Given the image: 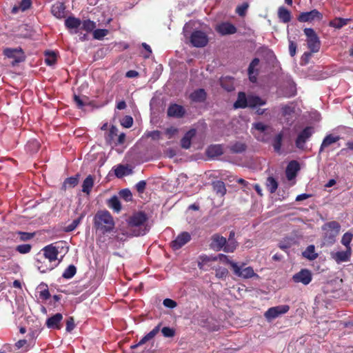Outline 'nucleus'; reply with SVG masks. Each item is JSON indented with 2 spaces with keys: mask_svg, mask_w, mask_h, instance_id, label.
Returning <instances> with one entry per match:
<instances>
[{
  "mask_svg": "<svg viewBox=\"0 0 353 353\" xmlns=\"http://www.w3.org/2000/svg\"><path fill=\"white\" fill-rule=\"evenodd\" d=\"M93 226L97 231L105 234L113 231L115 223L110 212L103 210L97 211L94 216Z\"/></svg>",
  "mask_w": 353,
  "mask_h": 353,
  "instance_id": "obj_1",
  "label": "nucleus"
},
{
  "mask_svg": "<svg viewBox=\"0 0 353 353\" xmlns=\"http://www.w3.org/2000/svg\"><path fill=\"white\" fill-rule=\"evenodd\" d=\"M148 219L147 214L142 211L134 212L128 217V227L132 236H142L147 232L145 223Z\"/></svg>",
  "mask_w": 353,
  "mask_h": 353,
  "instance_id": "obj_2",
  "label": "nucleus"
},
{
  "mask_svg": "<svg viewBox=\"0 0 353 353\" xmlns=\"http://www.w3.org/2000/svg\"><path fill=\"white\" fill-rule=\"evenodd\" d=\"M266 104V100L261 99L259 96L250 94L246 96L244 92H239L236 101L234 103V108H254L256 106L263 105Z\"/></svg>",
  "mask_w": 353,
  "mask_h": 353,
  "instance_id": "obj_3",
  "label": "nucleus"
},
{
  "mask_svg": "<svg viewBox=\"0 0 353 353\" xmlns=\"http://www.w3.org/2000/svg\"><path fill=\"white\" fill-rule=\"evenodd\" d=\"M161 323H159L152 330L145 335L136 345L132 346V348H136L141 346L148 341L152 340L161 330V333L164 337L172 338L175 336L176 331L174 328L170 327H163L161 329Z\"/></svg>",
  "mask_w": 353,
  "mask_h": 353,
  "instance_id": "obj_4",
  "label": "nucleus"
},
{
  "mask_svg": "<svg viewBox=\"0 0 353 353\" xmlns=\"http://www.w3.org/2000/svg\"><path fill=\"white\" fill-rule=\"evenodd\" d=\"M324 233V240L327 243L332 244L336 241V237L340 232L341 225L335 221L325 223L322 227Z\"/></svg>",
  "mask_w": 353,
  "mask_h": 353,
  "instance_id": "obj_5",
  "label": "nucleus"
},
{
  "mask_svg": "<svg viewBox=\"0 0 353 353\" xmlns=\"http://www.w3.org/2000/svg\"><path fill=\"white\" fill-rule=\"evenodd\" d=\"M307 39V46L311 52H318L321 48V41L314 29L305 28L303 30Z\"/></svg>",
  "mask_w": 353,
  "mask_h": 353,
  "instance_id": "obj_6",
  "label": "nucleus"
},
{
  "mask_svg": "<svg viewBox=\"0 0 353 353\" xmlns=\"http://www.w3.org/2000/svg\"><path fill=\"white\" fill-rule=\"evenodd\" d=\"M231 268L234 274L243 279L254 278L259 279L260 276L254 272L252 267H244V264L239 265L236 263H232Z\"/></svg>",
  "mask_w": 353,
  "mask_h": 353,
  "instance_id": "obj_7",
  "label": "nucleus"
},
{
  "mask_svg": "<svg viewBox=\"0 0 353 353\" xmlns=\"http://www.w3.org/2000/svg\"><path fill=\"white\" fill-rule=\"evenodd\" d=\"M190 42L196 48H203L209 42V39L205 32L201 30H194L190 36Z\"/></svg>",
  "mask_w": 353,
  "mask_h": 353,
  "instance_id": "obj_8",
  "label": "nucleus"
},
{
  "mask_svg": "<svg viewBox=\"0 0 353 353\" xmlns=\"http://www.w3.org/2000/svg\"><path fill=\"white\" fill-rule=\"evenodd\" d=\"M314 133V129L312 126H307L298 134L296 140L295 145L299 149L303 150L305 147V143Z\"/></svg>",
  "mask_w": 353,
  "mask_h": 353,
  "instance_id": "obj_9",
  "label": "nucleus"
},
{
  "mask_svg": "<svg viewBox=\"0 0 353 353\" xmlns=\"http://www.w3.org/2000/svg\"><path fill=\"white\" fill-rule=\"evenodd\" d=\"M290 310L288 305H280L269 308L264 314V316L268 321L279 317V316L287 313Z\"/></svg>",
  "mask_w": 353,
  "mask_h": 353,
  "instance_id": "obj_10",
  "label": "nucleus"
},
{
  "mask_svg": "<svg viewBox=\"0 0 353 353\" xmlns=\"http://www.w3.org/2000/svg\"><path fill=\"white\" fill-rule=\"evenodd\" d=\"M323 19V14L316 9L312 10L309 12H303L297 17V20L299 22H312L314 20L321 21Z\"/></svg>",
  "mask_w": 353,
  "mask_h": 353,
  "instance_id": "obj_11",
  "label": "nucleus"
},
{
  "mask_svg": "<svg viewBox=\"0 0 353 353\" xmlns=\"http://www.w3.org/2000/svg\"><path fill=\"white\" fill-rule=\"evenodd\" d=\"M192 237L189 232H182L177 235V236L171 241L170 246L174 250H177L181 248L183 245L190 241Z\"/></svg>",
  "mask_w": 353,
  "mask_h": 353,
  "instance_id": "obj_12",
  "label": "nucleus"
},
{
  "mask_svg": "<svg viewBox=\"0 0 353 353\" xmlns=\"http://www.w3.org/2000/svg\"><path fill=\"white\" fill-rule=\"evenodd\" d=\"M226 238L221 236L219 234H214L211 236V242L210 243V248L216 252L223 250L225 252V248L227 246Z\"/></svg>",
  "mask_w": 353,
  "mask_h": 353,
  "instance_id": "obj_13",
  "label": "nucleus"
},
{
  "mask_svg": "<svg viewBox=\"0 0 353 353\" xmlns=\"http://www.w3.org/2000/svg\"><path fill=\"white\" fill-rule=\"evenodd\" d=\"M215 30L222 36L233 34L237 32V28L230 22H221L215 27Z\"/></svg>",
  "mask_w": 353,
  "mask_h": 353,
  "instance_id": "obj_14",
  "label": "nucleus"
},
{
  "mask_svg": "<svg viewBox=\"0 0 353 353\" xmlns=\"http://www.w3.org/2000/svg\"><path fill=\"white\" fill-rule=\"evenodd\" d=\"M295 283H301L306 285L312 281V274L307 269H302L292 276Z\"/></svg>",
  "mask_w": 353,
  "mask_h": 353,
  "instance_id": "obj_15",
  "label": "nucleus"
},
{
  "mask_svg": "<svg viewBox=\"0 0 353 353\" xmlns=\"http://www.w3.org/2000/svg\"><path fill=\"white\" fill-rule=\"evenodd\" d=\"M3 54L8 58L14 59V62L20 63L25 59L23 52L21 48H6L3 50Z\"/></svg>",
  "mask_w": 353,
  "mask_h": 353,
  "instance_id": "obj_16",
  "label": "nucleus"
},
{
  "mask_svg": "<svg viewBox=\"0 0 353 353\" xmlns=\"http://www.w3.org/2000/svg\"><path fill=\"white\" fill-rule=\"evenodd\" d=\"M216 261L217 257L202 254L198 257V267L200 270L207 271L211 268L212 263Z\"/></svg>",
  "mask_w": 353,
  "mask_h": 353,
  "instance_id": "obj_17",
  "label": "nucleus"
},
{
  "mask_svg": "<svg viewBox=\"0 0 353 353\" xmlns=\"http://www.w3.org/2000/svg\"><path fill=\"white\" fill-rule=\"evenodd\" d=\"M300 170V165L297 161L292 160L289 162L286 167L285 175L288 180L291 181L294 179Z\"/></svg>",
  "mask_w": 353,
  "mask_h": 353,
  "instance_id": "obj_18",
  "label": "nucleus"
},
{
  "mask_svg": "<svg viewBox=\"0 0 353 353\" xmlns=\"http://www.w3.org/2000/svg\"><path fill=\"white\" fill-rule=\"evenodd\" d=\"M167 114L170 117L182 118L185 114V110L182 105L174 103L168 107Z\"/></svg>",
  "mask_w": 353,
  "mask_h": 353,
  "instance_id": "obj_19",
  "label": "nucleus"
},
{
  "mask_svg": "<svg viewBox=\"0 0 353 353\" xmlns=\"http://www.w3.org/2000/svg\"><path fill=\"white\" fill-rule=\"evenodd\" d=\"M43 255L49 262L55 261L57 259L59 251L57 247L53 244H50L44 247L42 250Z\"/></svg>",
  "mask_w": 353,
  "mask_h": 353,
  "instance_id": "obj_20",
  "label": "nucleus"
},
{
  "mask_svg": "<svg viewBox=\"0 0 353 353\" xmlns=\"http://www.w3.org/2000/svg\"><path fill=\"white\" fill-rule=\"evenodd\" d=\"M332 258L338 263L347 262L350 260L352 250L345 249V251H338L331 254Z\"/></svg>",
  "mask_w": 353,
  "mask_h": 353,
  "instance_id": "obj_21",
  "label": "nucleus"
},
{
  "mask_svg": "<svg viewBox=\"0 0 353 353\" xmlns=\"http://www.w3.org/2000/svg\"><path fill=\"white\" fill-rule=\"evenodd\" d=\"M65 6L63 3L57 1L51 7V13L56 18L61 19L65 17Z\"/></svg>",
  "mask_w": 353,
  "mask_h": 353,
  "instance_id": "obj_22",
  "label": "nucleus"
},
{
  "mask_svg": "<svg viewBox=\"0 0 353 353\" xmlns=\"http://www.w3.org/2000/svg\"><path fill=\"white\" fill-rule=\"evenodd\" d=\"M62 314L61 313H57L47 319L46 325L50 329L59 330L61 328L60 323L62 321Z\"/></svg>",
  "mask_w": 353,
  "mask_h": 353,
  "instance_id": "obj_23",
  "label": "nucleus"
},
{
  "mask_svg": "<svg viewBox=\"0 0 353 353\" xmlns=\"http://www.w3.org/2000/svg\"><path fill=\"white\" fill-rule=\"evenodd\" d=\"M196 135V130L190 129L181 140V146L183 149H189L191 146L192 139Z\"/></svg>",
  "mask_w": 353,
  "mask_h": 353,
  "instance_id": "obj_24",
  "label": "nucleus"
},
{
  "mask_svg": "<svg viewBox=\"0 0 353 353\" xmlns=\"http://www.w3.org/2000/svg\"><path fill=\"white\" fill-rule=\"evenodd\" d=\"M207 94L204 89L199 88L192 92L190 95V99L196 103L204 102L206 99Z\"/></svg>",
  "mask_w": 353,
  "mask_h": 353,
  "instance_id": "obj_25",
  "label": "nucleus"
},
{
  "mask_svg": "<svg viewBox=\"0 0 353 353\" xmlns=\"http://www.w3.org/2000/svg\"><path fill=\"white\" fill-rule=\"evenodd\" d=\"M340 139V137L339 136H333L332 134H328L325 136V137L323 139L321 145L319 148V153L321 154L323 152V150L331 145L333 143H335Z\"/></svg>",
  "mask_w": 353,
  "mask_h": 353,
  "instance_id": "obj_26",
  "label": "nucleus"
},
{
  "mask_svg": "<svg viewBox=\"0 0 353 353\" xmlns=\"http://www.w3.org/2000/svg\"><path fill=\"white\" fill-rule=\"evenodd\" d=\"M206 154L210 157H216L223 154V147L221 145H211L206 150Z\"/></svg>",
  "mask_w": 353,
  "mask_h": 353,
  "instance_id": "obj_27",
  "label": "nucleus"
},
{
  "mask_svg": "<svg viewBox=\"0 0 353 353\" xmlns=\"http://www.w3.org/2000/svg\"><path fill=\"white\" fill-rule=\"evenodd\" d=\"M278 17L281 22L287 23L291 21V12L285 7L281 6L278 10Z\"/></svg>",
  "mask_w": 353,
  "mask_h": 353,
  "instance_id": "obj_28",
  "label": "nucleus"
},
{
  "mask_svg": "<svg viewBox=\"0 0 353 353\" xmlns=\"http://www.w3.org/2000/svg\"><path fill=\"white\" fill-rule=\"evenodd\" d=\"M108 206L114 210V212L119 213L121 210V204L117 196L114 195L107 201Z\"/></svg>",
  "mask_w": 353,
  "mask_h": 353,
  "instance_id": "obj_29",
  "label": "nucleus"
},
{
  "mask_svg": "<svg viewBox=\"0 0 353 353\" xmlns=\"http://www.w3.org/2000/svg\"><path fill=\"white\" fill-rule=\"evenodd\" d=\"M235 232L231 231L228 239L227 240V246L225 248V252H233L237 246V242L234 239Z\"/></svg>",
  "mask_w": 353,
  "mask_h": 353,
  "instance_id": "obj_30",
  "label": "nucleus"
},
{
  "mask_svg": "<svg viewBox=\"0 0 353 353\" xmlns=\"http://www.w3.org/2000/svg\"><path fill=\"white\" fill-rule=\"evenodd\" d=\"M81 25V21L74 17H68L65 20V26L68 29H77Z\"/></svg>",
  "mask_w": 353,
  "mask_h": 353,
  "instance_id": "obj_31",
  "label": "nucleus"
},
{
  "mask_svg": "<svg viewBox=\"0 0 353 353\" xmlns=\"http://www.w3.org/2000/svg\"><path fill=\"white\" fill-rule=\"evenodd\" d=\"M94 185V177L92 175H88L83 181L82 184V192L90 194L92 188Z\"/></svg>",
  "mask_w": 353,
  "mask_h": 353,
  "instance_id": "obj_32",
  "label": "nucleus"
},
{
  "mask_svg": "<svg viewBox=\"0 0 353 353\" xmlns=\"http://www.w3.org/2000/svg\"><path fill=\"white\" fill-rule=\"evenodd\" d=\"M350 20V19H349L336 17L329 22V26L336 29H340L343 26H346Z\"/></svg>",
  "mask_w": 353,
  "mask_h": 353,
  "instance_id": "obj_33",
  "label": "nucleus"
},
{
  "mask_svg": "<svg viewBox=\"0 0 353 353\" xmlns=\"http://www.w3.org/2000/svg\"><path fill=\"white\" fill-rule=\"evenodd\" d=\"M247 145L245 143L236 141L230 146V150L232 153L239 154L245 152Z\"/></svg>",
  "mask_w": 353,
  "mask_h": 353,
  "instance_id": "obj_34",
  "label": "nucleus"
},
{
  "mask_svg": "<svg viewBox=\"0 0 353 353\" xmlns=\"http://www.w3.org/2000/svg\"><path fill=\"white\" fill-rule=\"evenodd\" d=\"M303 256L310 260H314L318 257V254L315 252V247L314 245H310L303 252Z\"/></svg>",
  "mask_w": 353,
  "mask_h": 353,
  "instance_id": "obj_35",
  "label": "nucleus"
},
{
  "mask_svg": "<svg viewBox=\"0 0 353 353\" xmlns=\"http://www.w3.org/2000/svg\"><path fill=\"white\" fill-rule=\"evenodd\" d=\"M79 183V174L74 176L66 178L63 183L62 188L66 190L67 188H74Z\"/></svg>",
  "mask_w": 353,
  "mask_h": 353,
  "instance_id": "obj_36",
  "label": "nucleus"
},
{
  "mask_svg": "<svg viewBox=\"0 0 353 353\" xmlns=\"http://www.w3.org/2000/svg\"><path fill=\"white\" fill-rule=\"evenodd\" d=\"M283 138V132H280L273 139L272 146L274 148V151L277 153L281 152Z\"/></svg>",
  "mask_w": 353,
  "mask_h": 353,
  "instance_id": "obj_37",
  "label": "nucleus"
},
{
  "mask_svg": "<svg viewBox=\"0 0 353 353\" xmlns=\"http://www.w3.org/2000/svg\"><path fill=\"white\" fill-rule=\"evenodd\" d=\"M214 191L221 196H224L226 194V188L225 183L222 181H216L212 183Z\"/></svg>",
  "mask_w": 353,
  "mask_h": 353,
  "instance_id": "obj_38",
  "label": "nucleus"
},
{
  "mask_svg": "<svg viewBox=\"0 0 353 353\" xmlns=\"http://www.w3.org/2000/svg\"><path fill=\"white\" fill-rule=\"evenodd\" d=\"M265 185L268 191L271 194H273L276 191L279 184L273 176H268L265 182Z\"/></svg>",
  "mask_w": 353,
  "mask_h": 353,
  "instance_id": "obj_39",
  "label": "nucleus"
},
{
  "mask_svg": "<svg viewBox=\"0 0 353 353\" xmlns=\"http://www.w3.org/2000/svg\"><path fill=\"white\" fill-rule=\"evenodd\" d=\"M132 173V170L123 165H119L114 170V174L118 178H122L125 175Z\"/></svg>",
  "mask_w": 353,
  "mask_h": 353,
  "instance_id": "obj_40",
  "label": "nucleus"
},
{
  "mask_svg": "<svg viewBox=\"0 0 353 353\" xmlns=\"http://www.w3.org/2000/svg\"><path fill=\"white\" fill-rule=\"evenodd\" d=\"M221 87L227 90L228 92H231L234 90V86L233 84V78L232 77H225L221 79Z\"/></svg>",
  "mask_w": 353,
  "mask_h": 353,
  "instance_id": "obj_41",
  "label": "nucleus"
},
{
  "mask_svg": "<svg viewBox=\"0 0 353 353\" xmlns=\"http://www.w3.org/2000/svg\"><path fill=\"white\" fill-rule=\"evenodd\" d=\"M45 62L48 65H53L57 63V54L53 51L45 52Z\"/></svg>",
  "mask_w": 353,
  "mask_h": 353,
  "instance_id": "obj_42",
  "label": "nucleus"
},
{
  "mask_svg": "<svg viewBox=\"0 0 353 353\" xmlns=\"http://www.w3.org/2000/svg\"><path fill=\"white\" fill-rule=\"evenodd\" d=\"M353 239V234L349 232H345L342 238L341 243L345 247V249L352 250L350 243Z\"/></svg>",
  "mask_w": 353,
  "mask_h": 353,
  "instance_id": "obj_43",
  "label": "nucleus"
},
{
  "mask_svg": "<svg viewBox=\"0 0 353 353\" xmlns=\"http://www.w3.org/2000/svg\"><path fill=\"white\" fill-rule=\"evenodd\" d=\"M85 216V212H83L80 214V216L72 221V222L69 224L68 225L66 226L65 228V232H72L73 230H74L77 226L79 225V223H81V221H82V219L84 218V216Z\"/></svg>",
  "mask_w": 353,
  "mask_h": 353,
  "instance_id": "obj_44",
  "label": "nucleus"
},
{
  "mask_svg": "<svg viewBox=\"0 0 353 353\" xmlns=\"http://www.w3.org/2000/svg\"><path fill=\"white\" fill-rule=\"evenodd\" d=\"M259 59L258 58H254L252 59V61H251V63H250L249 65V67H248V74L250 75V79L251 81L252 82H254L256 81V77H252V74L254 73V68L258 66V65L259 64Z\"/></svg>",
  "mask_w": 353,
  "mask_h": 353,
  "instance_id": "obj_45",
  "label": "nucleus"
},
{
  "mask_svg": "<svg viewBox=\"0 0 353 353\" xmlns=\"http://www.w3.org/2000/svg\"><path fill=\"white\" fill-rule=\"evenodd\" d=\"M40 145L37 140H30L26 145V149L31 153L37 152L39 149Z\"/></svg>",
  "mask_w": 353,
  "mask_h": 353,
  "instance_id": "obj_46",
  "label": "nucleus"
},
{
  "mask_svg": "<svg viewBox=\"0 0 353 353\" xmlns=\"http://www.w3.org/2000/svg\"><path fill=\"white\" fill-rule=\"evenodd\" d=\"M77 272V268L74 265H70L63 272L62 276L65 279H70Z\"/></svg>",
  "mask_w": 353,
  "mask_h": 353,
  "instance_id": "obj_47",
  "label": "nucleus"
},
{
  "mask_svg": "<svg viewBox=\"0 0 353 353\" xmlns=\"http://www.w3.org/2000/svg\"><path fill=\"white\" fill-rule=\"evenodd\" d=\"M81 23V28L88 32L93 31L96 27L95 23L90 19L85 20Z\"/></svg>",
  "mask_w": 353,
  "mask_h": 353,
  "instance_id": "obj_48",
  "label": "nucleus"
},
{
  "mask_svg": "<svg viewBox=\"0 0 353 353\" xmlns=\"http://www.w3.org/2000/svg\"><path fill=\"white\" fill-rule=\"evenodd\" d=\"M119 194L121 199L127 202L132 200V194L129 189L121 190L119 191Z\"/></svg>",
  "mask_w": 353,
  "mask_h": 353,
  "instance_id": "obj_49",
  "label": "nucleus"
},
{
  "mask_svg": "<svg viewBox=\"0 0 353 353\" xmlns=\"http://www.w3.org/2000/svg\"><path fill=\"white\" fill-rule=\"evenodd\" d=\"M108 33V30L106 29H97L93 32V37L95 39L101 40Z\"/></svg>",
  "mask_w": 353,
  "mask_h": 353,
  "instance_id": "obj_50",
  "label": "nucleus"
},
{
  "mask_svg": "<svg viewBox=\"0 0 353 353\" xmlns=\"http://www.w3.org/2000/svg\"><path fill=\"white\" fill-rule=\"evenodd\" d=\"M248 7H249V4L248 3H243L241 5H239L236 7V12L240 17H245Z\"/></svg>",
  "mask_w": 353,
  "mask_h": 353,
  "instance_id": "obj_51",
  "label": "nucleus"
},
{
  "mask_svg": "<svg viewBox=\"0 0 353 353\" xmlns=\"http://www.w3.org/2000/svg\"><path fill=\"white\" fill-rule=\"evenodd\" d=\"M32 249V246L30 244H22L19 245L16 248V250L21 254L29 253Z\"/></svg>",
  "mask_w": 353,
  "mask_h": 353,
  "instance_id": "obj_52",
  "label": "nucleus"
},
{
  "mask_svg": "<svg viewBox=\"0 0 353 353\" xmlns=\"http://www.w3.org/2000/svg\"><path fill=\"white\" fill-rule=\"evenodd\" d=\"M132 124L133 119L131 116H125L121 121V125L126 128H130Z\"/></svg>",
  "mask_w": 353,
  "mask_h": 353,
  "instance_id": "obj_53",
  "label": "nucleus"
},
{
  "mask_svg": "<svg viewBox=\"0 0 353 353\" xmlns=\"http://www.w3.org/2000/svg\"><path fill=\"white\" fill-rule=\"evenodd\" d=\"M21 241H28L32 239L34 236V233L19 232H18Z\"/></svg>",
  "mask_w": 353,
  "mask_h": 353,
  "instance_id": "obj_54",
  "label": "nucleus"
},
{
  "mask_svg": "<svg viewBox=\"0 0 353 353\" xmlns=\"http://www.w3.org/2000/svg\"><path fill=\"white\" fill-rule=\"evenodd\" d=\"M228 274V270L225 268H219L216 270V276L220 279L225 278Z\"/></svg>",
  "mask_w": 353,
  "mask_h": 353,
  "instance_id": "obj_55",
  "label": "nucleus"
},
{
  "mask_svg": "<svg viewBox=\"0 0 353 353\" xmlns=\"http://www.w3.org/2000/svg\"><path fill=\"white\" fill-rule=\"evenodd\" d=\"M75 327L74 319L73 317L70 316L68 319L66 321V327L65 330L68 332H70L74 330Z\"/></svg>",
  "mask_w": 353,
  "mask_h": 353,
  "instance_id": "obj_56",
  "label": "nucleus"
},
{
  "mask_svg": "<svg viewBox=\"0 0 353 353\" xmlns=\"http://www.w3.org/2000/svg\"><path fill=\"white\" fill-rule=\"evenodd\" d=\"M31 0H21V1L19 3V8L21 10L25 11L29 9L31 7Z\"/></svg>",
  "mask_w": 353,
  "mask_h": 353,
  "instance_id": "obj_57",
  "label": "nucleus"
},
{
  "mask_svg": "<svg viewBox=\"0 0 353 353\" xmlns=\"http://www.w3.org/2000/svg\"><path fill=\"white\" fill-rule=\"evenodd\" d=\"M253 126L256 130L260 131L261 132H265L268 128V125L264 124L262 122L254 123Z\"/></svg>",
  "mask_w": 353,
  "mask_h": 353,
  "instance_id": "obj_58",
  "label": "nucleus"
},
{
  "mask_svg": "<svg viewBox=\"0 0 353 353\" xmlns=\"http://www.w3.org/2000/svg\"><path fill=\"white\" fill-rule=\"evenodd\" d=\"M178 132V129L174 127H170L165 130V134L168 139H172L174 134Z\"/></svg>",
  "mask_w": 353,
  "mask_h": 353,
  "instance_id": "obj_59",
  "label": "nucleus"
},
{
  "mask_svg": "<svg viewBox=\"0 0 353 353\" xmlns=\"http://www.w3.org/2000/svg\"><path fill=\"white\" fill-rule=\"evenodd\" d=\"M297 45L293 41H289V52L291 57H294L296 52Z\"/></svg>",
  "mask_w": 353,
  "mask_h": 353,
  "instance_id": "obj_60",
  "label": "nucleus"
},
{
  "mask_svg": "<svg viewBox=\"0 0 353 353\" xmlns=\"http://www.w3.org/2000/svg\"><path fill=\"white\" fill-rule=\"evenodd\" d=\"M146 182L145 181H140L136 185V190L139 193H143L146 188Z\"/></svg>",
  "mask_w": 353,
  "mask_h": 353,
  "instance_id": "obj_61",
  "label": "nucleus"
},
{
  "mask_svg": "<svg viewBox=\"0 0 353 353\" xmlns=\"http://www.w3.org/2000/svg\"><path fill=\"white\" fill-rule=\"evenodd\" d=\"M74 101L76 103L77 108L79 109L83 108V106H85V103L83 102V101L81 99V98L77 94L74 95Z\"/></svg>",
  "mask_w": 353,
  "mask_h": 353,
  "instance_id": "obj_62",
  "label": "nucleus"
},
{
  "mask_svg": "<svg viewBox=\"0 0 353 353\" xmlns=\"http://www.w3.org/2000/svg\"><path fill=\"white\" fill-rule=\"evenodd\" d=\"M163 303L165 307L168 308H174L176 306V302L170 299H164Z\"/></svg>",
  "mask_w": 353,
  "mask_h": 353,
  "instance_id": "obj_63",
  "label": "nucleus"
},
{
  "mask_svg": "<svg viewBox=\"0 0 353 353\" xmlns=\"http://www.w3.org/2000/svg\"><path fill=\"white\" fill-rule=\"evenodd\" d=\"M216 257H217V260H219L220 261H222V262L229 264L230 265H231L232 263H234L233 261H230L228 259V256H226L223 254H219Z\"/></svg>",
  "mask_w": 353,
  "mask_h": 353,
  "instance_id": "obj_64",
  "label": "nucleus"
}]
</instances>
